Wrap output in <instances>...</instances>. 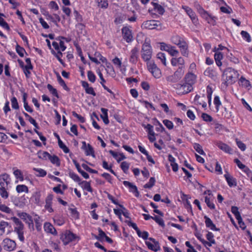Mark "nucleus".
I'll return each instance as SVG.
<instances>
[{
    "label": "nucleus",
    "mask_w": 252,
    "mask_h": 252,
    "mask_svg": "<svg viewBox=\"0 0 252 252\" xmlns=\"http://www.w3.org/2000/svg\"><path fill=\"white\" fill-rule=\"evenodd\" d=\"M10 181V178L7 174L4 173L0 175V195L4 199L7 198L9 196L7 190Z\"/></svg>",
    "instance_id": "nucleus-1"
},
{
    "label": "nucleus",
    "mask_w": 252,
    "mask_h": 252,
    "mask_svg": "<svg viewBox=\"0 0 252 252\" xmlns=\"http://www.w3.org/2000/svg\"><path fill=\"white\" fill-rule=\"evenodd\" d=\"M239 73L237 71L232 68H227L223 72L222 77L225 81V85H229L234 83L238 77Z\"/></svg>",
    "instance_id": "nucleus-2"
},
{
    "label": "nucleus",
    "mask_w": 252,
    "mask_h": 252,
    "mask_svg": "<svg viewBox=\"0 0 252 252\" xmlns=\"http://www.w3.org/2000/svg\"><path fill=\"white\" fill-rule=\"evenodd\" d=\"M174 41V44L177 45L180 49L181 54L185 57L189 55L188 45L185 39L181 36H176Z\"/></svg>",
    "instance_id": "nucleus-3"
},
{
    "label": "nucleus",
    "mask_w": 252,
    "mask_h": 252,
    "mask_svg": "<svg viewBox=\"0 0 252 252\" xmlns=\"http://www.w3.org/2000/svg\"><path fill=\"white\" fill-rule=\"evenodd\" d=\"M176 93L179 95L187 94L193 90V88L188 85L184 80L175 84L174 86Z\"/></svg>",
    "instance_id": "nucleus-4"
},
{
    "label": "nucleus",
    "mask_w": 252,
    "mask_h": 252,
    "mask_svg": "<svg viewBox=\"0 0 252 252\" xmlns=\"http://www.w3.org/2000/svg\"><path fill=\"white\" fill-rule=\"evenodd\" d=\"M11 220L14 222L15 226H14V231L16 232L18 236L19 240L21 242H24V224L21 221L16 217H12Z\"/></svg>",
    "instance_id": "nucleus-5"
},
{
    "label": "nucleus",
    "mask_w": 252,
    "mask_h": 252,
    "mask_svg": "<svg viewBox=\"0 0 252 252\" xmlns=\"http://www.w3.org/2000/svg\"><path fill=\"white\" fill-rule=\"evenodd\" d=\"M141 52L143 60L147 63L150 62V60L152 55V49L149 43L145 42L143 44Z\"/></svg>",
    "instance_id": "nucleus-6"
},
{
    "label": "nucleus",
    "mask_w": 252,
    "mask_h": 252,
    "mask_svg": "<svg viewBox=\"0 0 252 252\" xmlns=\"http://www.w3.org/2000/svg\"><path fill=\"white\" fill-rule=\"evenodd\" d=\"M141 28L143 29L147 30H154L157 29L160 30L161 29V25L159 21L152 20H147L144 22L142 25Z\"/></svg>",
    "instance_id": "nucleus-7"
},
{
    "label": "nucleus",
    "mask_w": 252,
    "mask_h": 252,
    "mask_svg": "<svg viewBox=\"0 0 252 252\" xmlns=\"http://www.w3.org/2000/svg\"><path fill=\"white\" fill-rule=\"evenodd\" d=\"M147 65L148 70L156 78H159L161 75L159 69L153 62L147 63Z\"/></svg>",
    "instance_id": "nucleus-8"
},
{
    "label": "nucleus",
    "mask_w": 252,
    "mask_h": 252,
    "mask_svg": "<svg viewBox=\"0 0 252 252\" xmlns=\"http://www.w3.org/2000/svg\"><path fill=\"white\" fill-rule=\"evenodd\" d=\"M76 238L75 234L70 231H66L62 234L61 239L64 245H67L70 242L73 241Z\"/></svg>",
    "instance_id": "nucleus-9"
},
{
    "label": "nucleus",
    "mask_w": 252,
    "mask_h": 252,
    "mask_svg": "<svg viewBox=\"0 0 252 252\" xmlns=\"http://www.w3.org/2000/svg\"><path fill=\"white\" fill-rule=\"evenodd\" d=\"M183 8L185 10L187 14L190 18L192 23L195 25L198 24V19L196 16L195 13L192 9L187 6H183Z\"/></svg>",
    "instance_id": "nucleus-10"
},
{
    "label": "nucleus",
    "mask_w": 252,
    "mask_h": 252,
    "mask_svg": "<svg viewBox=\"0 0 252 252\" xmlns=\"http://www.w3.org/2000/svg\"><path fill=\"white\" fill-rule=\"evenodd\" d=\"M2 246L4 250L10 252L15 249L16 244L13 240L6 238L3 240Z\"/></svg>",
    "instance_id": "nucleus-11"
},
{
    "label": "nucleus",
    "mask_w": 252,
    "mask_h": 252,
    "mask_svg": "<svg viewBox=\"0 0 252 252\" xmlns=\"http://www.w3.org/2000/svg\"><path fill=\"white\" fill-rule=\"evenodd\" d=\"M188 85L193 88L192 86L196 81V76L192 73L189 72L185 76L183 80Z\"/></svg>",
    "instance_id": "nucleus-12"
},
{
    "label": "nucleus",
    "mask_w": 252,
    "mask_h": 252,
    "mask_svg": "<svg viewBox=\"0 0 252 252\" xmlns=\"http://www.w3.org/2000/svg\"><path fill=\"white\" fill-rule=\"evenodd\" d=\"M202 18L205 19L207 22L212 25L215 26L217 24V20L218 18L216 16H213L212 14H209L207 12L202 17Z\"/></svg>",
    "instance_id": "nucleus-13"
},
{
    "label": "nucleus",
    "mask_w": 252,
    "mask_h": 252,
    "mask_svg": "<svg viewBox=\"0 0 252 252\" xmlns=\"http://www.w3.org/2000/svg\"><path fill=\"white\" fill-rule=\"evenodd\" d=\"M53 199V195L52 194H49L45 199V209L49 213L54 212L52 208V200Z\"/></svg>",
    "instance_id": "nucleus-14"
},
{
    "label": "nucleus",
    "mask_w": 252,
    "mask_h": 252,
    "mask_svg": "<svg viewBox=\"0 0 252 252\" xmlns=\"http://www.w3.org/2000/svg\"><path fill=\"white\" fill-rule=\"evenodd\" d=\"M139 49L137 47L133 48L130 52L129 61L132 63H136L138 61Z\"/></svg>",
    "instance_id": "nucleus-15"
},
{
    "label": "nucleus",
    "mask_w": 252,
    "mask_h": 252,
    "mask_svg": "<svg viewBox=\"0 0 252 252\" xmlns=\"http://www.w3.org/2000/svg\"><path fill=\"white\" fill-rule=\"evenodd\" d=\"M122 33L123 38L126 40L127 42L131 41L132 36L131 34V31L126 27H124L122 29Z\"/></svg>",
    "instance_id": "nucleus-16"
},
{
    "label": "nucleus",
    "mask_w": 252,
    "mask_h": 252,
    "mask_svg": "<svg viewBox=\"0 0 252 252\" xmlns=\"http://www.w3.org/2000/svg\"><path fill=\"white\" fill-rule=\"evenodd\" d=\"M224 177L230 187H235L237 186L236 180L231 176L228 172H226L224 175Z\"/></svg>",
    "instance_id": "nucleus-17"
},
{
    "label": "nucleus",
    "mask_w": 252,
    "mask_h": 252,
    "mask_svg": "<svg viewBox=\"0 0 252 252\" xmlns=\"http://www.w3.org/2000/svg\"><path fill=\"white\" fill-rule=\"evenodd\" d=\"M123 184L129 188L130 191L134 193L135 196L138 197L139 193L138 191L137 188L136 186L133 185L132 183L128 181H125L123 182Z\"/></svg>",
    "instance_id": "nucleus-18"
},
{
    "label": "nucleus",
    "mask_w": 252,
    "mask_h": 252,
    "mask_svg": "<svg viewBox=\"0 0 252 252\" xmlns=\"http://www.w3.org/2000/svg\"><path fill=\"white\" fill-rule=\"evenodd\" d=\"M205 223L206 226L213 231H219V229L216 227L215 224L213 222L212 220L207 216L204 217Z\"/></svg>",
    "instance_id": "nucleus-19"
},
{
    "label": "nucleus",
    "mask_w": 252,
    "mask_h": 252,
    "mask_svg": "<svg viewBox=\"0 0 252 252\" xmlns=\"http://www.w3.org/2000/svg\"><path fill=\"white\" fill-rule=\"evenodd\" d=\"M216 145L223 152L228 153V154H231L232 152V149L227 144L219 141L217 142L216 144Z\"/></svg>",
    "instance_id": "nucleus-20"
},
{
    "label": "nucleus",
    "mask_w": 252,
    "mask_h": 252,
    "mask_svg": "<svg viewBox=\"0 0 252 252\" xmlns=\"http://www.w3.org/2000/svg\"><path fill=\"white\" fill-rule=\"evenodd\" d=\"M176 68L175 69L176 71L174 72V81L181 79L185 72V67H178Z\"/></svg>",
    "instance_id": "nucleus-21"
},
{
    "label": "nucleus",
    "mask_w": 252,
    "mask_h": 252,
    "mask_svg": "<svg viewBox=\"0 0 252 252\" xmlns=\"http://www.w3.org/2000/svg\"><path fill=\"white\" fill-rule=\"evenodd\" d=\"M44 228L45 231L47 233H51L54 235L57 234V232L55 227L49 222H45L44 225Z\"/></svg>",
    "instance_id": "nucleus-22"
},
{
    "label": "nucleus",
    "mask_w": 252,
    "mask_h": 252,
    "mask_svg": "<svg viewBox=\"0 0 252 252\" xmlns=\"http://www.w3.org/2000/svg\"><path fill=\"white\" fill-rule=\"evenodd\" d=\"M11 228V226L8 222L4 220L0 221V236L4 233L6 229H8L9 231L8 228Z\"/></svg>",
    "instance_id": "nucleus-23"
},
{
    "label": "nucleus",
    "mask_w": 252,
    "mask_h": 252,
    "mask_svg": "<svg viewBox=\"0 0 252 252\" xmlns=\"http://www.w3.org/2000/svg\"><path fill=\"white\" fill-rule=\"evenodd\" d=\"M160 49L167 52L171 56H173V48L170 45L166 44L162 42L160 43Z\"/></svg>",
    "instance_id": "nucleus-24"
},
{
    "label": "nucleus",
    "mask_w": 252,
    "mask_h": 252,
    "mask_svg": "<svg viewBox=\"0 0 252 252\" xmlns=\"http://www.w3.org/2000/svg\"><path fill=\"white\" fill-rule=\"evenodd\" d=\"M214 59L216 63L218 66H220L222 65L221 60L222 59L223 55L222 53L219 51L215 52Z\"/></svg>",
    "instance_id": "nucleus-25"
},
{
    "label": "nucleus",
    "mask_w": 252,
    "mask_h": 252,
    "mask_svg": "<svg viewBox=\"0 0 252 252\" xmlns=\"http://www.w3.org/2000/svg\"><path fill=\"white\" fill-rule=\"evenodd\" d=\"M239 84L242 87H245L248 90H250L251 88V85L249 81L243 76H242L239 80Z\"/></svg>",
    "instance_id": "nucleus-26"
},
{
    "label": "nucleus",
    "mask_w": 252,
    "mask_h": 252,
    "mask_svg": "<svg viewBox=\"0 0 252 252\" xmlns=\"http://www.w3.org/2000/svg\"><path fill=\"white\" fill-rule=\"evenodd\" d=\"M194 6L201 17L207 12L197 1L194 2Z\"/></svg>",
    "instance_id": "nucleus-27"
},
{
    "label": "nucleus",
    "mask_w": 252,
    "mask_h": 252,
    "mask_svg": "<svg viewBox=\"0 0 252 252\" xmlns=\"http://www.w3.org/2000/svg\"><path fill=\"white\" fill-rule=\"evenodd\" d=\"M152 4L155 11L158 13L159 14H163L164 12V9L161 5L155 2H152Z\"/></svg>",
    "instance_id": "nucleus-28"
},
{
    "label": "nucleus",
    "mask_w": 252,
    "mask_h": 252,
    "mask_svg": "<svg viewBox=\"0 0 252 252\" xmlns=\"http://www.w3.org/2000/svg\"><path fill=\"white\" fill-rule=\"evenodd\" d=\"M185 61L183 58L179 57L177 59H174V67H185Z\"/></svg>",
    "instance_id": "nucleus-29"
},
{
    "label": "nucleus",
    "mask_w": 252,
    "mask_h": 252,
    "mask_svg": "<svg viewBox=\"0 0 252 252\" xmlns=\"http://www.w3.org/2000/svg\"><path fill=\"white\" fill-rule=\"evenodd\" d=\"M13 174H14V176H15L16 178L20 180L21 181H23L24 177H23V173L21 172V171L18 169H16V168H13Z\"/></svg>",
    "instance_id": "nucleus-30"
},
{
    "label": "nucleus",
    "mask_w": 252,
    "mask_h": 252,
    "mask_svg": "<svg viewBox=\"0 0 252 252\" xmlns=\"http://www.w3.org/2000/svg\"><path fill=\"white\" fill-rule=\"evenodd\" d=\"M79 185H82V187L84 189L89 192H92V189L89 182L84 181L79 183Z\"/></svg>",
    "instance_id": "nucleus-31"
},
{
    "label": "nucleus",
    "mask_w": 252,
    "mask_h": 252,
    "mask_svg": "<svg viewBox=\"0 0 252 252\" xmlns=\"http://www.w3.org/2000/svg\"><path fill=\"white\" fill-rule=\"evenodd\" d=\"M106 70L109 75L114 76L115 74L113 67L110 63H106Z\"/></svg>",
    "instance_id": "nucleus-32"
},
{
    "label": "nucleus",
    "mask_w": 252,
    "mask_h": 252,
    "mask_svg": "<svg viewBox=\"0 0 252 252\" xmlns=\"http://www.w3.org/2000/svg\"><path fill=\"white\" fill-rule=\"evenodd\" d=\"M207 96L208 99V104L209 106L211 104L212 94L213 93V89L210 86H208L206 88Z\"/></svg>",
    "instance_id": "nucleus-33"
},
{
    "label": "nucleus",
    "mask_w": 252,
    "mask_h": 252,
    "mask_svg": "<svg viewBox=\"0 0 252 252\" xmlns=\"http://www.w3.org/2000/svg\"><path fill=\"white\" fill-rule=\"evenodd\" d=\"M16 191L18 193L26 192L28 193L29 191L28 188L24 185H18L16 187Z\"/></svg>",
    "instance_id": "nucleus-34"
},
{
    "label": "nucleus",
    "mask_w": 252,
    "mask_h": 252,
    "mask_svg": "<svg viewBox=\"0 0 252 252\" xmlns=\"http://www.w3.org/2000/svg\"><path fill=\"white\" fill-rule=\"evenodd\" d=\"M85 151L87 156L91 155L93 157H95L94 149L90 144H88L87 145V148Z\"/></svg>",
    "instance_id": "nucleus-35"
},
{
    "label": "nucleus",
    "mask_w": 252,
    "mask_h": 252,
    "mask_svg": "<svg viewBox=\"0 0 252 252\" xmlns=\"http://www.w3.org/2000/svg\"><path fill=\"white\" fill-rule=\"evenodd\" d=\"M231 212L234 215L237 220H241V217L239 212L238 211V208L237 207L232 206L231 207Z\"/></svg>",
    "instance_id": "nucleus-36"
},
{
    "label": "nucleus",
    "mask_w": 252,
    "mask_h": 252,
    "mask_svg": "<svg viewBox=\"0 0 252 252\" xmlns=\"http://www.w3.org/2000/svg\"><path fill=\"white\" fill-rule=\"evenodd\" d=\"M51 53L57 58L61 63L62 64H63V62L61 59V57L63 56V53L61 51H59L57 53H56L54 50L52 49L51 50Z\"/></svg>",
    "instance_id": "nucleus-37"
},
{
    "label": "nucleus",
    "mask_w": 252,
    "mask_h": 252,
    "mask_svg": "<svg viewBox=\"0 0 252 252\" xmlns=\"http://www.w3.org/2000/svg\"><path fill=\"white\" fill-rule=\"evenodd\" d=\"M126 222L127 223L129 226L132 227L136 231L138 235H139L140 230L137 227L136 224L129 220H126Z\"/></svg>",
    "instance_id": "nucleus-38"
},
{
    "label": "nucleus",
    "mask_w": 252,
    "mask_h": 252,
    "mask_svg": "<svg viewBox=\"0 0 252 252\" xmlns=\"http://www.w3.org/2000/svg\"><path fill=\"white\" fill-rule=\"evenodd\" d=\"M49 159L51 161V162L52 163L56 164L57 166H60V160H59V158L57 156L50 155V157Z\"/></svg>",
    "instance_id": "nucleus-39"
},
{
    "label": "nucleus",
    "mask_w": 252,
    "mask_h": 252,
    "mask_svg": "<svg viewBox=\"0 0 252 252\" xmlns=\"http://www.w3.org/2000/svg\"><path fill=\"white\" fill-rule=\"evenodd\" d=\"M19 216L22 219L24 220L26 223L29 222L30 220H31L32 219V217L26 213H21L19 214Z\"/></svg>",
    "instance_id": "nucleus-40"
},
{
    "label": "nucleus",
    "mask_w": 252,
    "mask_h": 252,
    "mask_svg": "<svg viewBox=\"0 0 252 252\" xmlns=\"http://www.w3.org/2000/svg\"><path fill=\"white\" fill-rule=\"evenodd\" d=\"M193 148L195 150V151L199 154L202 155H205V153L203 151L202 148L200 144L196 143H194Z\"/></svg>",
    "instance_id": "nucleus-41"
},
{
    "label": "nucleus",
    "mask_w": 252,
    "mask_h": 252,
    "mask_svg": "<svg viewBox=\"0 0 252 252\" xmlns=\"http://www.w3.org/2000/svg\"><path fill=\"white\" fill-rule=\"evenodd\" d=\"M12 202L14 204L18 207L22 208L24 206V203L21 201H20L19 198L18 197H14L12 198Z\"/></svg>",
    "instance_id": "nucleus-42"
},
{
    "label": "nucleus",
    "mask_w": 252,
    "mask_h": 252,
    "mask_svg": "<svg viewBox=\"0 0 252 252\" xmlns=\"http://www.w3.org/2000/svg\"><path fill=\"white\" fill-rule=\"evenodd\" d=\"M69 210L70 212L71 217L74 219H79V213L75 208H70Z\"/></svg>",
    "instance_id": "nucleus-43"
},
{
    "label": "nucleus",
    "mask_w": 252,
    "mask_h": 252,
    "mask_svg": "<svg viewBox=\"0 0 252 252\" xmlns=\"http://www.w3.org/2000/svg\"><path fill=\"white\" fill-rule=\"evenodd\" d=\"M16 50L17 53L19 54V55L21 57H23L24 56V53L26 52L24 48L21 47L18 44H17L16 46Z\"/></svg>",
    "instance_id": "nucleus-44"
},
{
    "label": "nucleus",
    "mask_w": 252,
    "mask_h": 252,
    "mask_svg": "<svg viewBox=\"0 0 252 252\" xmlns=\"http://www.w3.org/2000/svg\"><path fill=\"white\" fill-rule=\"evenodd\" d=\"M47 87L48 90L53 95H55L57 98L59 97L57 90L54 88L51 85L48 84Z\"/></svg>",
    "instance_id": "nucleus-45"
},
{
    "label": "nucleus",
    "mask_w": 252,
    "mask_h": 252,
    "mask_svg": "<svg viewBox=\"0 0 252 252\" xmlns=\"http://www.w3.org/2000/svg\"><path fill=\"white\" fill-rule=\"evenodd\" d=\"M205 202L207 206L211 209H214L215 208V204L211 201L210 198L208 196H205Z\"/></svg>",
    "instance_id": "nucleus-46"
},
{
    "label": "nucleus",
    "mask_w": 252,
    "mask_h": 252,
    "mask_svg": "<svg viewBox=\"0 0 252 252\" xmlns=\"http://www.w3.org/2000/svg\"><path fill=\"white\" fill-rule=\"evenodd\" d=\"M69 177L74 181L78 182L79 184L81 182V179L78 175L73 172H70L69 173Z\"/></svg>",
    "instance_id": "nucleus-47"
},
{
    "label": "nucleus",
    "mask_w": 252,
    "mask_h": 252,
    "mask_svg": "<svg viewBox=\"0 0 252 252\" xmlns=\"http://www.w3.org/2000/svg\"><path fill=\"white\" fill-rule=\"evenodd\" d=\"M214 103L216 106V109L218 112L219 110L220 106L221 105V103L219 96H215L214 99Z\"/></svg>",
    "instance_id": "nucleus-48"
},
{
    "label": "nucleus",
    "mask_w": 252,
    "mask_h": 252,
    "mask_svg": "<svg viewBox=\"0 0 252 252\" xmlns=\"http://www.w3.org/2000/svg\"><path fill=\"white\" fill-rule=\"evenodd\" d=\"M42 13L44 16H46L47 20H51L52 22L57 25V21L55 20V18H53V17L51 15L48 11H44Z\"/></svg>",
    "instance_id": "nucleus-49"
},
{
    "label": "nucleus",
    "mask_w": 252,
    "mask_h": 252,
    "mask_svg": "<svg viewBox=\"0 0 252 252\" xmlns=\"http://www.w3.org/2000/svg\"><path fill=\"white\" fill-rule=\"evenodd\" d=\"M155 181H156V180H155V178L151 177L149 180V182L144 185V188H148V189L151 188L152 187H153L154 186Z\"/></svg>",
    "instance_id": "nucleus-50"
},
{
    "label": "nucleus",
    "mask_w": 252,
    "mask_h": 252,
    "mask_svg": "<svg viewBox=\"0 0 252 252\" xmlns=\"http://www.w3.org/2000/svg\"><path fill=\"white\" fill-rule=\"evenodd\" d=\"M58 144L60 148H61L65 153H69V149L63 144L61 139H59Z\"/></svg>",
    "instance_id": "nucleus-51"
},
{
    "label": "nucleus",
    "mask_w": 252,
    "mask_h": 252,
    "mask_svg": "<svg viewBox=\"0 0 252 252\" xmlns=\"http://www.w3.org/2000/svg\"><path fill=\"white\" fill-rule=\"evenodd\" d=\"M0 210L7 214L12 212L11 209L4 204H0Z\"/></svg>",
    "instance_id": "nucleus-52"
},
{
    "label": "nucleus",
    "mask_w": 252,
    "mask_h": 252,
    "mask_svg": "<svg viewBox=\"0 0 252 252\" xmlns=\"http://www.w3.org/2000/svg\"><path fill=\"white\" fill-rule=\"evenodd\" d=\"M241 34L244 39L246 40L247 42H250L251 41V38L249 33L246 32L242 31L241 32Z\"/></svg>",
    "instance_id": "nucleus-53"
},
{
    "label": "nucleus",
    "mask_w": 252,
    "mask_h": 252,
    "mask_svg": "<svg viewBox=\"0 0 252 252\" xmlns=\"http://www.w3.org/2000/svg\"><path fill=\"white\" fill-rule=\"evenodd\" d=\"M98 235L95 236V238L99 241H102L104 238L106 237V235L105 233L100 228L98 229Z\"/></svg>",
    "instance_id": "nucleus-54"
},
{
    "label": "nucleus",
    "mask_w": 252,
    "mask_h": 252,
    "mask_svg": "<svg viewBox=\"0 0 252 252\" xmlns=\"http://www.w3.org/2000/svg\"><path fill=\"white\" fill-rule=\"evenodd\" d=\"M129 164L126 161H123L121 163V167L123 171L125 173H127V172L129 169Z\"/></svg>",
    "instance_id": "nucleus-55"
},
{
    "label": "nucleus",
    "mask_w": 252,
    "mask_h": 252,
    "mask_svg": "<svg viewBox=\"0 0 252 252\" xmlns=\"http://www.w3.org/2000/svg\"><path fill=\"white\" fill-rule=\"evenodd\" d=\"M157 56L158 59L161 60L162 63L164 65H166V58L165 54L160 52L157 54Z\"/></svg>",
    "instance_id": "nucleus-56"
},
{
    "label": "nucleus",
    "mask_w": 252,
    "mask_h": 252,
    "mask_svg": "<svg viewBox=\"0 0 252 252\" xmlns=\"http://www.w3.org/2000/svg\"><path fill=\"white\" fill-rule=\"evenodd\" d=\"M236 142L237 146L242 151H244L246 149V145L243 143L241 141L239 140L238 139H236Z\"/></svg>",
    "instance_id": "nucleus-57"
},
{
    "label": "nucleus",
    "mask_w": 252,
    "mask_h": 252,
    "mask_svg": "<svg viewBox=\"0 0 252 252\" xmlns=\"http://www.w3.org/2000/svg\"><path fill=\"white\" fill-rule=\"evenodd\" d=\"M87 74L89 80L92 83L94 82L96 77L94 73L92 71L90 70L88 71Z\"/></svg>",
    "instance_id": "nucleus-58"
},
{
    "label": "nucleus",
    "mask_w": 252,
    "mask_h": 252,
    "mask_svg": "<svg viewBox=\"0 0 252 252\" xmlns=\"http://www.w3.org/2000/svg\"><path fill=\"white\" fill-rule=\"evenodd\" d=\"M98 6L101 8H106L108 7V3L107 0H98Z\"/></svg>",
    "instance_id": "nucleus-59"
},
{
    "label": "nucleus",
    "mask_w": 252,
    "mask_h": 252,
    "mask_svg": "<svg viewBox=\"0 0 252 252\" xmlns=\"http://www.w3.org/2000/svg\"><path fill=\"white\" fill-rule=\"evenodd\" d=\"M152 219L155 220L156 222H157L159 225L162 226L164 225V221L161 218L157 216H155L154 217H152Z\"/></svg>",
    "instance_id": "nucleus-60"
},
{
    "label": "nucleus",
    "mask_w": 252,
    "mask_h": 252,
    "mask_svg": "<svg viewBox=\"0 0 252 252\" xmlns=\"http://www.w3.org/2000/svg\"><path fill=\"white\" fill-rule=\"evenodd\" d=\"M214 237V234L211 232H208V233L206 235L207 239L209 241H210L211 243H213V244H215L216 243V242Z\"/></svg>",
    "instance_id": "nucleus-61"
},
{
    "label": "nucleus",
    "mask_w": 252,
    "mask_h": 252,
    "mask_svg": "<svg viewBox=\"0 0 252 252\" xmlns=\"http://www.w3.org/2000/svg\"><path fill=\"white\" fill-rule=\"evenodd\" d=\"M11 101L12 108L15 109H19V105L16 98L15 97H13L11 98Z\"/></svg>",
    "instance_id": "nucleus-62"
},
{
    "label": "nucleus",
    "mask_w": 252,
    "mask_h": 252,
    "mask_svg": "<svg viewBox=\"0 0 252 252\" xmlns=\"http://www.w3.org/2000/svg\"><path fill=\"white\" fill-rule=\"evenodd\" d=\"M50 155L48 152H43L42 153H39V157L40 158H42V159H49L50 157Z\"/></svg>",
    "instance_id": "nucleus-63"
},
{
    "label": "nucleus",
    "mask_w": 252,
    "mask_h": 252,
    "mask_svg": "<svg viewBox=\"0 0 252 252\" xmlns=\"http://www.w3.org/2000/svg\"><path fill=\"white\" fill-rule=\"evenodd\" d=\"M201 117L203 120L206 122H211L213 121V118L212 117L206 113H203L202 114Z\"/></svg>",
    "instance_id": "nucleus-64"
}]
</instances>
